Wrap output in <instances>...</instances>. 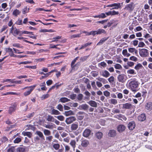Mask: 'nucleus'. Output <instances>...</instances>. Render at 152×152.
<instances>
[{
  "label": "nucleus",
  "instance_id": "nucleus-14",
  "mask_svg": "<svg viewBox=\"0 0 152 152\" xmlns=\"http://www.w3.org/2000/svg\"><path fill=\"white\" fill-rule=\"evenodd\" d=\"M125 129V126L123 125H120L117 127V130L119 132H121L124 131Z\"/></svg>",
  "mask_w": 152,
  "mask_h": 152
},
{
  "label": "nucleus",
  "instance_id": "nucleus-20",
  "mask_svg": "<svg viewBox=\"0 0 152 152\" xmlns=\"http://www.w3.org/2000/svg\"><path fill=\"white\" fill-rule=\"evenodd\" d=\"M138 120L141 121H143L146 119L145 115L144 114H142L139 116L138 117Z\"/></svg>",
  "mask_w": 152,
  "mask_h": 152
},
{
  "label": "nucleus",
  "instance_id": "nucleus-59",
  "mask_svg": "<svg viewBox=\"0 0 152 152\" xmlns=\"http://www.w3.org/2000/svg\"><path fill=\"white\" fill-rule=\"evenodd\" d=\"M88 57V56H85L80 58V61H86Z\"/></svg>",
  "mask_w": 152,
  "mask_h": 152
},
{
  "label": "nucleus",
  "instance_id": "nucleus-17",
  "mask_svg": "<svg viewBox=\"0 0 152 152\" xmlns=\"http://www.w3.org/2000/svg\"><path fill=\"white\" fill-rule=\"evenodd\" d=\"M132 107V105L131 104L126 103L123 104V108L126 109H130Z\"/></svg>",
  "mask_w": 152,
  "mask_h": 152
},
{
  "label": "nucleus",
  "instance_id": "nucleus-33",
  "mask_svg": "<svg viewBox=\"0 0 152 152\" xmlns=\"http://www.w3.org/2000/svg\"><path fill=\"white\" fill-rule=\"evenodd\" d=\"M22 134L24 136H27L29 138H31L32 135V133L30 132H22Z\"/></svg>",
  "mask_w": 152,
  "mask_h": 152
},
{
  "label": "nucleus",
  "instance_id": "nucleus-30",
  "mask_svg": "<svg viewBox=\"0 0 152 152\" xmlns=\"http://www.w3.org/2000/svg\"><path fill=\"white\" fill-rule=\"evenodd\" d=\"M108 38L105 37L102 38L99 41V42L97 44V45H102L105 41L107 40Z\"/></svg>",
  "mask_w": 152,
  "mask_h": 152
},
{
  "label": "nucleus",
  "instance_id": "nucleus-39",
  "mask_svg": "<svg viewBox=\"0 0 152 152\" xmlns=\"http://www.w3.org/2000/svg\"><path fill=\"white\" fill-rule=\"evenodd\" d=\"M53 147L56 150H58L60 147V145L58 143H54L53 145Z\"/></svg>",
  "mask_w": 152,
  "mask_h": 152
},
{
  "label": "nucleus",
  "instance_id": "nucleus-8",
  "mask_svg": "<svg viewBox=\"0 0 152 152\" xmlns=\"http://www.w3.org/2000/svg\"><path fill=\"white\" fill-rule=\"evenodd\" d=\"M107 7H114L112 9H118L121 7V4L120 3H113L111 4L108 5L106 6Z\"/></svg>",
  "mask_w": 152,
  "mask_h": 152
},
{
  "label": "nucleus",
  "instance_id": "nucleus-23",
  "mask_svg": "<svg viewBox=\"0 0 152 152\" xmlns=\"http://www.w3.org/2000/svg\"><path fill=\"white\" fill-rule=\"evenodd\" d=\"M78 57H77L75 58L74 60L72 61L71 63V66L72 68L73 69L75 68V67L76 66L78 63H77L75 65H74L75 63L76 62V61L78 59Z\"/></svg>",
  "mask_w": 152,
  "mask_h": 152
},
{
  "label": "nucleus",
  "instance_id": "nucleus-41",
  "mask_svg": "<svg viewBox=\"0 0 152 152\" xmlns=\"http://www.w3.org/2000/svg\"><path fill=\"white\" fill-rule=\"evenodd\" d=\"M117 21H118L116 20H110V21L107 23V26L108 27H110L112 24L117 22Z\"/></svg>",
  "mask_w": 152,
  "mask_h": 152
},
{
  "label": "nucleus",
  "instance_id": "nucleus-55",
  "mask_svg": "<svg viewBox=\"0 0 152 152\" xmlns=\"http://www.w3.org/2000/svg\"><path fill=\"white\" fill-rule=\"evenodd\" d=\"M129 59L131 60L136 62L137 61V58L135 56H132L130 57Z\"/></svg>",
  "mask_w": 152,
  "mask_h": 152
},
{
  "label": "nucleus",
  "instance_id": "nucleus-40",
  "mask_svg": "<svg viewBox=\"0 0 152 152\" xmlns=\"http://www.w3.org/2000/svg\"><path fill=\"white\" fill-rule=\"evenodd\" d=\"M112 114H114V113H120V110L118 109L113 108L112 110Z\"/></svg>",
  "mask_w": 152,
  "mask_h": 152
},
{
  "label": "nucleus",
  "instance_id": "nucleus-29",
  "mask_svg": "<svg viewBox=\"0 0 152 152\" xmlns=\"http://www.w3.org/2000/svg\"><path fill=\"white\" fill-rule=\"evenodd\" d=\"M96 137L99 139H100L103 136V134L101 132H98L96 134Z\"/></svg>",
  "mask_w": 152,
  "mask_h": 152
},
{
  "label": "nucleus",
  "instance_id": "nucleus-13",
  "mask_svg": "<svg viewBox=\"0 0 152 152\" xmlns=\"http://www.w3.org/2000/svg\"><path fill=\"white\" fill-rule=\"evenodd\" d=\"M89 108V106L86 104H83L80 105L77 108L80 110H86Z\"/></svg>",
  "mask_w": 152,
  "mask_h": 152
},
{
  "label": "nucleus",
  "instance_id": "nucleus-24",
  "mask_svg": "<svg viewBox=\"0 0 152 152\" xmlns=\"http://www.w3.org/2000/svg\"><path fill=\"white\" fill-rule=\"evenodd\" d=\"M128 50L129 52L131 53H133L134 52L135 54H137L138 53L137 50L134 48H129Z\"/></svg>",
  "mask_w": 152,
  "mask_h": 152
},
{
  "label": "nucleus",
  "instance_id": "nucleus-10",
  "mask_svg": "<svg viewBox=\"0 0 152 152\" xmlns=\"http://www.w3.org/2000/svg\"><path fill=\"white\" fill-rule=\"evenodd\" d=\"M100 74L101 75L106 78L109 77L110 75L109 72L106 70L101 71L100 72Z\"/></svg>",
  "mask_w": 152,
  "mask_h": 152
},
{
  "label": "nucleus",
  "instance_id": "nucleus-7",
  "mask_svg": "<svg viewBox=\"0 0 152 152\" xmlns=\"http://www.w3.org/2000/svg\"><path fill=\"white\" fill-rule=\"evenodd\" d=\"M76 118L74 116H71L66 119L65 122L67 124H69L75 121Z\"/></svg>",
  "mask_w": 152,
  "mask_h": 152
},
{
  "label": "nucleus",
  "instance_id": "nucleus-5",
  "mask_svg": "<svg viewBox=\"0 0 152 152\" xmlns=\"http://www.w3.org/2000/svg\"><path fill=\"white\" fill-rule=\"evenodd\" d=\"M11 105V106L9 107L8 110V113L10 114L15 111L17 107V104L15 103H12Z\"/></svg>",
  "mask_w": 152,
  "mask_h": 152
},
{
  "label": "nucleus",
  "instance_id": "nucleus-53",
  "mask_svg": "<svg viewBox=\"0 0 152 152\" xmlns=\"http://www.w3.org/2000/svg\"><path fill=\"white\" fill-rule=\"evenodd\" d=\"M15 151V147H11L7 149V152H14Z\"/></svg>",
  "mask_w": 152,
  "mask_h": 152
},
{
  "label": "nucleus",
  "instance_id": "nucleus-52",
  "mask_svg": "<svg viewBox=\"0 0 152 152\" xmlns=\"http://www.w3.org/2000/svg\"><path fill=\"white\" fill-rule=\"evenodd\" d=\"M56 108L60 111H63V107L62 105L60 104H58Z\"/></svg>",
  "mask_w": 152,
  "mask_h": 152
},
{
  "label": "nucleus",
  "instance_id": "nucleus-15",
  "mask_svg": "<svg viewBox=\"0 0 152 152\" xmlns=\"http://www.w3.org/2000/svg\"><path fill=\"white\" fill-rule=\"evenodd\" d=\"M35 134L38 135L39 137L41 138V140H45L44 136L42 133L41 132L38 131H36Z\"/></svg>",
  "mask_w": 152,
  "mask_h": 152
},
{
  "label": "nucleus",
  "instance_id": "nucleus-22",
  "mask_svg": "<svg viewBox=\"0 0 152 152\" xmlns=\"http://www.w3.org/2000/svg\"><path fill=\"white\" fill-rule=\"evenodd\" d=\"M89 144V141L87 140H84L82 141L81 145L84 147H86Z\"/></svg>",
  "mask_w": 152,
  "mask_h": 152
},
{
  "label": "nucleus",
  "instance_id": "nucleus-1",
  "mask_svg": "<svg viewBox=\"0 0 152 152\" xmlns=\"http://www.w3.org/2000/svg\"><path fill=\"white\" fill-rule=\"evenodd\" d=\"M139 84L140 83L137 79L134 78L133 79H131L129 81L127 87L132 92H136L137 90V89Z\"/></svg>",
  "mask_w": 152,
  "mask_h": 152
},
{
  "label": "nucleus",
  "instance_id": "nucleus-57",
  "mask_svg": "<svg viewBox=\"0 0 152 152\" xmlns=\"http://www.w3.org/2000/svg\"><path fill=\"white\" fill-rule=\"evenodd\" d=\"M21 140L20 138L17 137L14 140V142L15 143H18L21 141Z\"/></svg>",
  "mask_w": 152,
  "mask_h": 152
},
{
  "label": "nucleus",
  "instance_id": "nucleus-62",
  "mask_svg": "<svg viewBox=\"0 0 152 152\" xmlns=\"http://www.w3.org/2000/svg\"><path fill=\"white\" fill-rule=\"evenodd\" d=\"M91 85L94 90H96L97 89V87L96 86L95 82L94 81L92 82L91 83Z\"/></svg>",
  "mask_w": 152,
  "mask_h": 152
},
{
  "label": "nucleus",
  "instance_id": "nucleus-54",
  "mask_svg": "<svg viewBox=\"0 0 152 152\" xmlns=\"http://www.w3.org/2000/svg\"><path fill=\"white\" fill-rule=\"evenodd\" d=\"M97 34V32L96 31H91L89 33H87V35H92L93 36L95 35L96 34Z\"/></svg>",
  "mask_w": 152,
  "mask_h": 152
},
{
  "label": "nucleus",
  "instance_id": "nucleus-35",
  "mask_svg": "<svg viewBox=\"0 0 152 152\" xmlns=\"http://www.w3.org/2000/svg\"><path fill=\"white\" fill-rule=\"evenodd\" d=\"M51 114L53 115H58L60 114V113L58 110L55 109H52Z\"/></svg>",
  "mask_w": 152,
  "mask_h": 152
},
{
  "label": "nucleus",
  "instance_id": "nucleus-48",
  "mask_svg": "<svg viewBox=\"0 0 152 152\" xmlns=\"http://www.w3.org/2000/svg\"><path fill=\"white\" fill-rule=\"evenodd\" d=\"M109 82L111 83H113L114 81V78L113 76H111L108 79Z\"/></svg>",
  "mask_w": 152,
  "mask_h": 152
},
{
  "label": "nucleus",
  "instance_id": "nucleus-60",
  "mask_svg": "<svg viewBox=\"0 0 152 152\" xmlns=\"http://www.w3.org/2000/svg\"><path fill=\"white\" fill-rule=\"evenodd\" d=\"M145 45V44L143 42H139L138 47H139L142 48Z\"/></svg>",
  "mask_w": 152,
  "mask_h": 152
},
{
  "label": "nucleus",
  "instance_id": "nucleus-21",
  "mask_svg": "<svg viewBox=\"0 0 152 152\" xmlns=\"http://www.w3.org/2000/svg\"><path fill=\"white\" fill-rule=\"evenodd\" d=\"M76 141L75 140H71L69 143L74 151H75V148L76 147Z\"/></svg>",
  "mask_w": 152,
  "mask_h": 152
},
{
  "label": "nucleus",
  "instance_id": "nucleus-3",
  "mask_svg": "<svg viewBox=\"0 0 152 152\" xmlns=\"http://www.w3.org/2000/svg\"><path fill=\"white\" fill-rule=\"evenodd\" d=\"M10 33H11L15 36L18 34L21 35V31L18 30L16 27H14L13 26L10 29Z\"/></svg>",
  "mask_w": 152,
  "mask_h": 152
},
{
  "label": "nucleus",
  "instance_id": "nucleus-6",
  "mask_svg": "<svg viewBox=\"0 0 152 152\" xmlns=\"http://www.w3.org/2000/svg\"><path fill=\"white\" fill-rule=\"evenodd\" d=\"M135 7V5L133 2H131L130 4L126 5L124 8V9L129 11L130 12H132Z\"/></svg>",
  "mask_w": 152,
  "mask_h": 152
},
{
  "label": "nucleus",
  "instance_id": "nucleus-43",
  "mask_svg": "<svg viewBox=\"0 0 152 152\" xmlns=\"http://www.w3.org/2000/svg\"><path fill=\"white\" fill-rule=\"evenodd\" d=\"M54 118L51 116L48 115L47 118V120L49 121L53 122L54 121Z\"/></svg>",
  "mask_w": 152,
  "mask_h": 152
},
{
  "label": "nucleus",
  "instance_id": "nucleus-4",
  "mask_svg": "<svg viewBox=\"0 0 152 152\" xmlns=\"http://www.w3.org/2000/svg\"><path fill=\"white\" fill-rule=\"evenodd\" d=\"M127 77L126 75L124 74L119 75L118 77V81L121 83H124L126 80Z\"/></svg>",
  "mask_w": 152,
  "mask_h": 152
},
{
  "label": "nucleus",
  "instance_id": "nucleus-32",
  "mask_svg": "<svg viewBox=\"0 0 152 152\" xmlns=\"http://www.w3.org/2000/svg\"><path fill=\"white\" fill-rule=\"evenodd\" d=\"M25 147H19L16 149V152H24L25 151Z\"/></svg>",
  "mask_w": 152,
  "mask_h": 152
},
{
  "label": "nucleus",
  "instance_id": "nucleus-36",
  "mask_svg": "<svg viewBox=\"0 0 152 152\" xmlns=\"http://www.w3.org/2000/svg\"><path fill=\"white\" fill-rule=\"evenodd\" d=\"M4 50L7 53H9V54L10 56V54L13 53L12 49L10 48H5Z\"/></svg>",
  "mask_w": 152,
  "mask_h": 152
},
{
  "label": "nucleus",
  "instance_id": "nucleus-12",
  "mask_svg": "<svg viewBox=\"0 0 152 152\" xmlns=\"http://www.w3.org/2000/svg\"><path fill=\"white\" fill-rule=\"evenodd\" d=\"M91 132L90 130L88 129H86L83 133V136L85 137H87L90 135Z\"/></svg>",
  "mask_w": 152,
  "mask_h": 152
},
{
  "label": "nucleus",
  "instance_id": "nucleus-46",
  "mask_svg": "<svg viewBox=\"0 0 152 152\" xmlns=\"http://www.w3.org/2000/svg\"><path fill=\"white\" fill-rule=\"evenodd\" d=\"M103 94L106 97H109L110 96V93L109 92L106 91L103 92Z\"/></svg>",
  "mask_w": 152,
  "mask_h": 152
},
{
  "label": "nucleus",
  "instance_id": "nucleus-16",
  "mask_svg": "<svg viewBox=\"0 0 152 152\" xmlns=\"http://www.w3.org/2000/svg\"><path fill=\"white\" fill-rule=\"evenodd\" d=\"M145 109L149 111L152 110V103L148 102L146 103L145 105Z\"/></svg>",
  "mask_w": 152,
  "mask_h": 152
},
{
  "label": "nucleus",
  "instance_id": "nucleus-51",
  "mask_svg": "<svg viewBox=\"0 0 152 152\" xmlns=\"http://www.w3.org/2000/svg\"><path fill=\"white\" fill-rule=\"evenodd\" d=\"M58 119L61 121H63L64 120V118L62 115H59L57 116H55Z\"/></svg>",
  "mask_w": 152,
  "mask_h": 152
},
{
  "label": "nucleus",
  "instance_id": "nucleus-25",
  "mask_svg": "<svg viewBox=\"0 0 152 152\" xmlns=\"http://www.w3.org/2000/svg\"><path fill=\"white\" fill-rule=\"evenodd\" d=\"M78 124H72L71 127V129L72 131H75L78 128Z\"/></svg>",
  "mask_w": 152,
  "mask_h": 152
},
{
  "label": "nucleus",
  "instance_id": "nucleus-64",
  "mask_svg": "<svg viewBox=\"0 0 152 152\" xmlns=\"http://www.w3.org/2000/svg\"><path fill=\"white\" fill-rule=\"evenodd\" d=\"M53 138V137L52 136H50L46 137V140L49 142H51Z\"/></svg>",
  "mask_w": 152,
  "mask_h": 152
},
{
  "label": "nucleus",
  "instance_id": "nucleus-34",
  "mask_svg": "<svg viewBox=\"0 0 152 152\" xmlns=\"http://www.w3.org/2000/svg\"><path fill=\"white\" fill-rule=\"evenodd\" d=\"M44 134L46 136H49L51 134L50 131L48 129H44L43 130Z\"/></svg>",
  "mask_w": 152,
  "mask_h": 152
},
{
  "label": "nucleus",
  "instance_id": "nucleus-44",
  "mask_svg": "<svg viewBox=\"0 0 152 152\" xmlns=\"http://www.w3.org/2000/svg\"><path fill=\"white\" fill-rule=\"evenodd\" d=\"M44 127H45L46 128H48L50 129H52L54 128L53 125L49 124H45L44 126Z\"/></svg>",
  "mask_w": 152,
  "mask_h": 152
},
{
  "label": "nucleus",
  "instance_id": "nucleus-26",
  "mask_svg": "<svg viewBox=\"0 0 152 152\" xmlns=\"http://www.w3.org/2000/svg\"><path fill=\"white\" fill-rule=\"evenodd\" d=\"M108 101L109 103L114 105H116L118 103L117 100L114 99H110Z\"/></svg>",
  "mask_w": 152,
  "mask_h": 152
},
{
  "label": "nucleus",
  "instance_id": "nucleus-31",
  "mask_svg": "<svg viewBox=\"0 0 152 152\" xmlns=\"http://www.w3.org/2000/svg\"><path fill=\"white\" fill-rule=\"evenodd\" d=\"M122 53L124 56H126L127 57H128L130 56V54L128 53L126 49L123 50L122 51Z\"/></svg>",
  "mask_w": 152,
  "mask_h": 152
},
{
  "label": "nucleus",
  "instance_id": "nucleus-49",
  "mask_svg": "<svg viewBox=\"0 0 152 152\" xmlns=\"http://www.w3.org/2000/svg\"><path fill=\"white\" fill-rule=\"evenodd\" d=\"M68 104L69 105L74 107H77L78 105V104L77 103H69Z\"/></svg>",
  "mask_w": 152,
  "mask_h": 152
},
{
  "label": "nucleus",
  "instance_id": "nucleus-18",
  "mask_svg": "<svg viewBox=\"0 0 152 152\" xmlns=\"http://www.w3.org/2000/svg\"><path fill=\"white\" fill-rule=\"evenodd\" d=\"M116 131L114 130H111L109 131L108 135L111 137H113L116 135Z\"/></svg>",
  "mask_w": 152,
  "mask_h": 152
},
{
  "label": "nucleus",
  "instance_id": "nucleus-45",
  "mask_svg": "<svg viewBox=\"0 0 152 152\" xmlns=\"http://www.w3.org/2000/svg\"><path fill=\"white\" fill-rule=\"evenodd\" d=\"M115 68L116 69H120L122 68L121 66L118 64H117L114 65Z\"/></svg>",
  "mask_w": 152,
  "mask_h": 152
},
{
  "label": "nucleus",
  "instance_id": "nucleus-11",
  "mask_svg": "<svg viewBox=\"0 0 152 152\" xmlns=\"http://www.w3.org/2000/svg\"><path fill=\"white\" fill-rule=\"evenodd\" d=\"M135 126V125L134 121L130 122L128 124V127L130 130H133Z\"/></svg>",
  "mask_w": 152,
  "mask_h": 152
},
{
  "label": "nucleus",
  "instance_id": "nucleus-38",
  "mask_svg": "<svg viewBox=\"0 0 152 152\" xmlns=\"http://www.w3.org/2000/svg\"><path fill=\"white\" fill-rule=\"evenodd\" d=\"M20 13V12L19 10L16 9L13 12V14L15 16H17L18 15H19Z\"/></svg>",
  "mask_w": 152,
  "mask_h": 152
},
{
  "label": "nucleus",
  "instance_id": "nucleus-42",
  "mask_svg": "<svg viewBox=\"0 0 152 152\" xmlns=\"http://www.w3.org/2000/svg\"><path fill=\"white\" fill-rule=\"evenodd\" d=\"M80 34H72L70 36V38L71 39L77 37H80Z\"/></svg>",
  "mask_w": 152,
  "mask_h": 152
},
{
  "label": "nucleus",
  "instance_id": "nucleus-63",
  "mask_svg": "<svg viewBox=\"0 0 152 152\" xmlns=\"http://www.w3.org/2000/svg\"><path fill=\"white\" fill-rule=\"evenodd\" d=\"M65 147V152H68V151L70 150V147L67 145H64Z\"/></svg>",
  "mask_w": 152,
  "mask_h": 152
},
{
  "label": "nucleus",
  "instance_id": "nucleus-28",
  "mask_svg": "<svg viewBox=\"0 0 152 152\" xmlns=\"http://www.w3.org/2000/svg\"><path fill=\"white\" fill-rule=\"evenodd\" d=\"M70 99H69L66 97H62L59 100V101L63 103H65L70 101Z\"/></svg>",
  "mask_w": 152,
  "mask_h": 152
},
{
  "label": "nucleus",
  "instance_id": "nucleus-58",
  "mask_svg": "<svg viewBox=\"0 0 152 152\" xmlns=\"http://www.w3.org/2000/svg\"><path fill=\"white\" fill-rule=\"evenodd\" d=\"M127 73L130 74H135L134 70L132 69H130L128 70L127 71Z\"/></svg>",
  "mask_w": 152,
  "mask_h": 152
},
{
  "label": "nucleus",
  "instance_id": "nucleus-47",
  "mask_svg": "<svg viewBox=\"0 0 152 152\" xmlns=\"http://www.w3.org/2000/svg\"><path fill=\"white\" fill-rule=\"evenodd\" d=\"M142 67V66L140 64H138L135 66L134 69L137 70H138Z\"/></svg>",
  "mask_w": 152,
  "mask_h": 152
},
{
  "label": "nucleus",
  "instance_id": "nucleus-61",
  "mask_svg": "<svg viewBox=\"0 0 152 152\" xmlns=\"http://www.w3.org/2000/svg\"><path fill=\"white\" fill-rule=\"evenodd\" d=\"M76 95L75 94H73L70 95L69 97L72 100H74L75 99L76 96Z\"/></svg>",
  "mask_w": 152,
  "mask_h": 152
},
{
  "label": "nucleus",
  "instance_id": "nucleus-27",
  "mask_svg": "<svg viewBox=\"0 0 152 152\" xmlns=\"http://www.w3.org/2000/svg\"><path fill=\"white\" fill-rule=\"evenodd\" d=\"M64 114L66 116H67L74 115V113L72 110H70L68 111H65Z\"/></svg>",
  "mask_w": 152,
  "mask_h": 152
},
{
  "label": "nucleus",
  "instance_id": "nucleus-50",
  "mask_svg": "<svg viewBox=\"0 0 152 152\" xmlns=\"http://www.w3.org/2000/svg\"><path fill=\"white\" fill-rule=\"evenodd\" d=\"M32 34V35L34 36V34L32 32H29L27 31H21V35L22 34Z\"/></svg>",
  "mask_w": 152,
  "mask_h": 152
},
{
  "label": "nucleus",
  "instance_id": "nucleus-37",
  "mask_svg": "<svg viewBox=\"0 0 152 152\" xmlns=\"http://www.w3.org/2000/svg\"><path fill=\"white\" fill-rule=\"evenodd\" d=\"M96 31L97 35L101 34L102 33H104V34L106 33V31H105L104 29H99Z\"/></svg>",
  "mask_w": 152,
  "mask_h": 152
},
{
  "label": "nucleus",
  "instance_id": "nucleus-56",
  "mask_svg": "<svg viewBox=\"0 0 152 152\" xmlns=\"http://www.w3.org/2000/svg\"><path fill=\"white\" fill-rule=\"evenodd\" d=\"M83 96L82 94H79L77 95V99L78 100L81 101L83 98Z\"/></svg>",
  "mask_w": 152,
  "mask_h": 152
},
{
  "label": "nucleus",
  "instance_id": "nucleus-9",
  "mask_svg": "<svg viewBox=\"0 0 152 152\" xmlns=\"http://www.w3.org/2000/svg\"><path fill=\"white\" fill-rule=\"evenodd\" d=\"M35 87V86H31L30 87H27L24 88H28V91L24 92V95L25 96L29 95L32 91L34 89V88Z\"/></svg>",
  "mask_w": 152,
  "mask_h": 152
},
{
  "label": "nucleus",
  "instance_id": "nucleus-2",
  "mask_svg": "<svg viewBox=\"0 0 152 152\" xmlns=\"http://www.w3.org/2000/svg\"><path fill=\"white\" fill-rule=\"evenodd\" d=\"M139 54L142 57H148L149 56L148 51L146 49H142L139 51Z\"/></svg>",
  "mask_w": 152,
  "mask_h": 152
},
{
  "label": "nucleus",
  "instance_id": "nucleus-19",
  "mask_svg": "<svg viewBox=\"0 0 152 152\" xmlns=\"http://www.w3.org/2000/svg\"><path fill=\"white\" fill-rule=\"evenodd\" d=\"M88 103L91 107H97V103L95 101L91 100Z\"/></svg>",
  "mask_w": 152,
  "mask_h": 152
}]
</instances>
